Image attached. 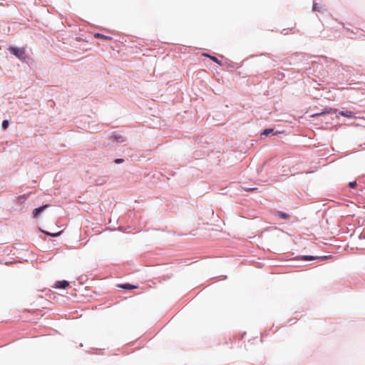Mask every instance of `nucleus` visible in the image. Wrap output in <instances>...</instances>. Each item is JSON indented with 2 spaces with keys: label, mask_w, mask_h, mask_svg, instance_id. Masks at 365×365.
<instances>
[{
  "label": "nucleus",
  "mask_w": 365,
  "mask_h": 365,
  "mask_svg": "<svg viewBox=\"0 0 365 365\" xmlns=\"http://www.w3.org/2000/svg\"><path fill=\"white\" fill-rule=\"evenodd\" d=\"M10 52L15 55L18 58H21L24 54L25 53V50L24 48H17V47H10L9 48Z\"/></svg>",
  "instance_id": "1"
},
{
  "label": "nucleus",
  "mask_w": 365,
  "mask_h": 365,
  "mask_svg": "<svg viewBox=\"0 0 365 365\" xmlns=\"http://www.w3.org/2000/svg\"><path fill=\"white\" fill-rule=\"evenodd\" d=\"M48 207H50V205L46 204V205L41 206L38 208H35L32 212L33 217L38 218L39 215L41 213H42L45 210V209H46Z\"/></svg>",
  "instance_id": "2"
},
{
  "label": "nucleus",
  "mask_w": 365,
  "mask_h": 365,
  "mask_svg": "<svg viewBox=\"0 0 365 365\" xmlns=\"http://www.w3.org/2000/svg\"><path fill=\"white\" fill-rule=\"evenodd\" d=\"M69 286V282L66 280L58 281L56 283L55 288L66 289Z\"/></svg>",
  "instance_id": "3"
},
{
  "label": "nucleus",
  "mask_w": 365,
  "mask_h": 365,
  "mask_svg": "<svg viewBox=\"0 0 365 365\" xmlns=\"http://www.w3.org/2000/svg\"><path fill=\"white\" fill-rule=\"evenodd\" d=\"M339 114L342 115V116L349 118H352L354 117V113L352 111H350V110L339 111Z\"/></svg>",
  "instance_id": "4"
},
{
  "label": "nucleus",
  "mask_w": 365,
  "mask_h": 365,
  "mask_svg": "<svg viewBox=\"0 0 365 365\" xmlns=\"http://www.w3.org/2000/svg\"><path fill=\"white\" fill-rule=\"evenodd\" d=\"M94 37L96 38H101V39L108 40V41L113 40V38L111 36H105V35L99 34V33L95 34Z\"/></svg>",
  "instance_id": "5"
},
{
  "label": "nucleus",
  "mask_w": 365,
  "mask_h": 365,
  "mask_svg": "<svg viewBox=\"0 0 365 365\" xmlns=\"http://www.w3.org/2000/svg\"><path fill=\"white\" fill-rule=\"evenodd\" d=\"M276 215L277 216H279V217L284 219V220H288L289 218V215L288 214L281 212V211H277L276 212Z\"/></svg>",
  "instance_id": "6"
},
{
  "label": "nucleus",
  "mask_w": 365,
  "mask_h": 365,
  "mask_svg": "<svg viewBox=\"0 0 365 365\" xmlns=\"http://www.w3.org/2000/svg\"><path fill=\"white\" fill-rule=\"evenodd\" d=\"M317 257H313V256H310V255H305V256H303L302 257V259L303 260H306V261H308V260H312V259H317ZM320 259H327V256H324V257H319Z\"/></svg>",
  "instance_id": "7"
},
{
  "label": "nucleus",
  "mask_w": 365,
  "mask_h": 365,
  "mask_svg": "<svg viewBox=\"0 0 365 365\" xmlns=\"http://www.w3.org/2000/svg\"><path fill=\"white\" fill-rule=\"evenodd\" d=\"M332 111H333L334 113H336V110L329 109V110L323 111V112H322V113L312 114V115H311V117L314 118V117H317V116H319V115H323V114H325V113H331Z\"/></svg>",
  "instance_id": "8"
},
{
  "label": "nucleus",
  "mask_w": 365,
  "mask_h": 365,
  "mask_svg": "<svg viewBox=\"0 0 365 365\" xmlns=\"http://www.w3.org/2000/svg\"><path fill=\"white\" fill-rule=\"evenodd\" d=\"M119 287H121V288L125 289H132L137 288L136 286H133V285H131L130 284H120V285H119Z\"/></svg>",
  "instance_id": "9"
},
{
  "label": "nucleus",
  "mask_w": 365,
  "mask_h": 365,
  "mask_svg": "<svg viewBox=\"0 0 365 365\" xmlns=\"http://www.w3.org/2000/svg\"><path fill=\"white\" fill-rule=\"evenodd\" d=\"M273 132L272 128H267L264 130V131L262 133V135H268L269 133Z\"/></svg>",
  "instance_id": "10"
},
{
  "label": "nucleus",
  "mask_w": 365,
  "mask_h": 365,
  "mask_svg": "<svg viewBox=\"0 0 365 365\" xmlns=\"http://www.w3.org/2000/svg\"><path fill=\"white\" fill-rule=\"evenodd\" d=\"M204 56H206L209 58H210V59H212L214 62H215L217 64H220V61L215 56H208L207 54H204Z\"/></svg>",
  "instance_id": "11"
},
{
  "label": "nucleus",
  "mask_w": 365,
  "mask_h": 365,
  "mask_svg": "<svg viewBox=\"0 0 365 365\" xmlns=\"http://www.w3.org/2000/svg\"><path fill=\"white\" fill-rule=\"evenodd\" d=\"M9 126V121L7 120H4L3 122H2V128L3 129H6Z\"/></svg>",
  "instance_id": "12"
},
{
  "label": "nucleus",
  "mask_w": 365,
  "mask_h": 365,
  "mask_svg": "<svg viewBox=\"0 0 365 365\" xmlns=\"http://www.w3.org/2000/svg\"><path fill=\"white\" fill-rule=\"evenodd\" d=\"M45 232L46 235H49V236H52V237H56V236H58L61 234V232H58V233H56V234L50 233V232Z\"/></svg>",
  "instance_id": "13"
},
{
  "label": "nucleus",
  "mask_w": 365,
  "mask_h": 365,
  "mask_svg": "<svg viewBox=\"0 0 365 365\" xmlns=\"http://www.w3.org/2000/svg\"><path fill=\"white\" fill-rule=\"evenodd\" d=\"M242 189L245 191H253L257 190L256 187H242Z\"/></svg>",
  "instance_id": "14"
},
{
  "label": "nucleus",
  "mask_w": 365,
  "mask_h": 365,
  "mask_svg": "<svg viewBox=\"0 0 365 365\" xmlns=\"http://www.w3.org/2000/svg\"><path fill=\"white\" fill-rule=\"evenodd\" d=\"M115 163H120L122 162H123V159H121V158H117L114 161Z\"/></svg>",
  "instance_id": "15"
},
{
  "label": "nucleus",
  "mask_w": 365,
  "mask_h": 365,
  "mask_svg": "<svg viewBox=\"0 0 365 365\" xmlns=\"http://www.w3.org/2000/svg\"><path fill=\"white\" fill-rule=\"evenodd\" d=\"M349 185L351 188H354L356 187V184H349Z\"/></svg>",
  "instance_id": "16"
},
{
  "label": "nucleus",
  "mask_w": 365,
  "mask_h": 365,
  "mask_svg": "<svg viewBox=\"0 0 365 365\" xmlns=\"http://www.w3.org/2000/svg\"><path fill=\"white\" fill-rule=\"evenodd\" d=\"M19 201H21L22 202L23 200H25V197L24 196H21V197H19Z\"/></svg>",
  "instance_id": "17"
}]
</instances>
